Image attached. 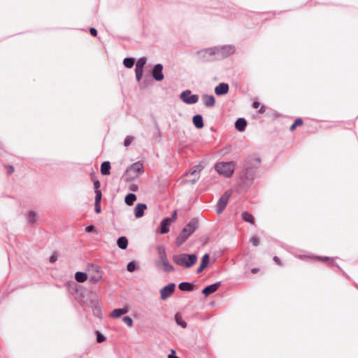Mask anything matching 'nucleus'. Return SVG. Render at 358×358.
Segmentation results:
<instances>
[{
  "label": "nucleus",
  "mask_w": 358,
  "mask_h": 358,
  "mask_svg": "<svg viewBox=\"0 0 358 358\" xmlns=\"http://www.w3.org/2000/svg\"><path fill=\"white\" fill-rule=\"evenodd\" d=\"M171 222V219L165 218L162 221L161 227L159 232L162 234H166L169 231V223Z\"/></svg>",
  "instance_id": "obj_18"
},
{
  "label": "nucleus",
  "mask_w": 358,
  "mask_h": 358,
  "mask_svg": "<svg viewBox=\"0 0 358 358\" xmlns=\"http://www.w3.org/2000/svg\"><path fill=\"white\" fill-rule=\"evenodd\" d=\"M215 169L220 175L229 178L234 173L235 164L233 162H219L215 164Z\"/></svg>",
  "instance_id": "obj_4"
},
{
  "label": "nucleus",
  "mask_w": 358,
  "mask_h": 358,
  "mask_svg": "<svg viewBox=\"0 0 358 358\" xmlns=\"http://www.w3.org/2000/svg\"><path fill=\"white\" fill-rule=\"evenodd\" d=\"M273 260H274V262H275L276 264H279V265H280V264H281V263H280V260L279 259V258H278V257H273Z\"/></svg>",
  "instance_id": "obj_53"
},
{
  "label": "nucleus",
  "mask_w": 358,
  "mask_h": 358,
  "mask_svg": "<svg viewBox=\"0 0 358 358\" xmlns=\"http://www.w3.org/2000/svg\"><path fill=\"white\" fill-rule=\"evenodd\" d=\"M95 229L94 226L93 225H90L88 226L87 227H86L85 229V231L86 232H92L94 229Z\"/></svg>",
  "instance_id": "obj_49"
},
{
  "label": "nucleus",
  "mask_w": 358,
  "mask_h": 358,
  "mask_svg": "<svg viewBox=\"0 0 358 358\" xmlns=\"http://www.w3.org/2000/svg\"><path fill=\"white\" fill-rule=\"evenodd\" d=\"M177 217V210H174L172 214V217L170 218L171 222H173L176 220Z\"/></svg>",
  "instance_id": "obj_48"
},
{
  "label": "nucleus",
  "mask_w": 358,
  "mask_h": 358,
  "mask_svg": "<svg viewBox=\"0 0 358 358\" xmlns=\"http://www.w3.org/2000/svg\"><path fill=\"white\" fill-rule=\"evenodd\" d=\"M229 89L227 83H221L215 87V93L218 96L224 95L228 93Z\"/></svg>",
  "instance_id": "obj_11"
},
{
  "label": "nucleus",
  "mask_w": 358,
  "mask_h": 358,
  "mask_svg": "<svg viewBox=\"0 0 358 358\" xmlns=\"http://www.w3.org/2000/svg\"><path fill=\"white\" fill-rule=\"evenodd\" d=\"M122 320L128 327H132L133 320L130 317L126 316V317H123Z\"/></svg>",
  "instance_id": "obj_35"
},
{
  "label": "nucleus",
  "mask_w": 358,
  "mask_h": 358,
  "mask_svg": "<svg viewBox=\"0 0 358 358\" xmlns=\"http://www.w3.org/2000/svg\"><path fill=\"white\" fill-rule=\"evenodd\" d=\"M197 222L195 219L191 220L182 229L176 240V244L180 246L195 231Z\"/></svg>",
  "instance_id": "obj_2"
},
{
  "label": "nucleus",
  "mask_w": 358,
  "mask_h": 358,
  "mask_svg": "<svg viewBox=\"0 0 358 358\" xmlns=\"http://www.w3.org/2000/svg\"><path fill=\"white\" fill-rule=\"evenodd\" d=\"M75 279L78 282H84L87 279V275L85 273L78 271L75 273Z\"/></svg>",
  "instance_id": "obj_26"
},
{
  "label": "nucleus",
  "mask_w": 358,
  "mask_h": 358,
  "mask_svg": "<svg viewBox=\"0 0 358 358\" xmlns=\"http://www.w3.org/2000/svg\"><path fill=\"white\" fill-rule=\"evenodd\" d=\"M135 73H136V80L137 81H140L143 77V70H137V69H135Z\"/></svg>",
  "instance_id": "obj_37"
},
{
  "label": "nucleus",
  "mask_w": 358,
  "mask_h": 358,
  "mask_svg": "<svg viewBox=\"0 0 358 358\" xmlns=\"http://www.w3.org/2000/svg\"><path fill=\"white\" fill-rule=\"evenodd\" d=\"M129 311L127 308H117L113 310L110 316L114 318L120 317L122 315L127 313Z\"/></svg>",
  "instance_id": "obj_19"
},
{
  "label": "nucleus",
  "mask_w": 358,
  "mask_h": 358,
  "mask_svg": "<svg viewBox=\"0 0 358 358\" xmlns=\"http://www.w3.org/2000/svg\"><path fill=\"white\" fill-rule=\"evenodd\" d=\"M138 189V187L137 185L136 184H131L130 186H129V190L131 191H133V192H136L137 191Z\"/></svg>",
  "instance_id": "obj_45"
},
{
  "label": "nucleus",
  "mask_w": 358,
  "mask_h": 358,
  "mask_svg": "<svg viewBox=\"0 0 358 358\" xmlns=\"http://www.w3.org/2000/svg\"><path fill=\"white\" fill-rule=\"evenodd\" d=\"M163 66L161 64H156L152 69V76L157 81H162L164 79L162 73Z\"/></svg>",
  "instance_id": "obj_10"
},
{
  "label": "nucleus",
  "mask_w": 358,
  "mask_h": 358,
  "mask_svg": "<svg viewBox=\"0 0 358 358\" xmlns=\"http://www.w3.org/2000/svg\"><path fill=\"white\" fill-rule=\"evenodd\" d=\"M110 164L109 162H104L101 166V173L103 176L110 174Z\"/></svg>",
  "instance_id": "obj_24"
},
{
  "label": "nucleus",
  "mask_w": 358,
  "mask_h": 358,
  "mask_svg": "<svg viewBox=\"0 0 358 358\" xmlns=\"http://www.w3.org/2000/svg\"><path fill=\"white\" fill-rule=\"evenodd\" d=\"M158 267L162 268L166 273H170L174 271V267L169 263V261L159 264Z\"/></svg>",
  "instance_id": "obj_23"
},
{
  "label": "nucleus",
  "mask_w": 358,
  "mask_h": 358,
  "mask_svg": "<svg viewBox=\"0 0 358 358\" xmlns=\"http://www.w3.org/2000/svg\"><path fill=\"white\" fill-rule=\"evenodd\" d=\"M209 260H210V256L208 254H205L202 257L201 264L196 271V272L198 273H201L203 271V269L206 268V266H208V264L209 263Z\"/></svg>",
  "instance_id": "obj_15"
},
{
  "label": "nucleus",
  "mask_w": 358,
  "mask_h": 358,
  "mask_svg": "<svg viewBox=\"0 0 358 358\" xmlns=\"http://www.w3.org/2000/svg\"><path fill=\"white\" fill-rule=\"evenodd\" d=\"M202 168L201 165H197L191 169L189 174L195 177V178L191 181L192 183H194L199 178V173Z\"/></svg>",
  "instance_id": "obj_16"
},
{
  "label": "nucleus",
  "mask_w": 358,
  "mask_h": 358,
  "mask_svg": "<svg viewBox=\"0 0 358 358\" xmlns=\"http://www.w3.org/2000/svg\"><path fill=\"white\" fill-rule=\"evenodd\" d=\"M147 59L145 57L139 58L136 63V69L137 70H143L145 64H146Z\"/></svg>",
  "instance_id": "obj_30"
},
{
  "label": "nucleus",
  "mask_w": 358,
  "mask_h": 358,
  "mask_svg": "<svg viewBox=\"0 0 358 358\" xmlns=\"http://www.w3.org/2000/svg\"><path fill=\"white\" fill-rule=\"evenodd\" d=\"M215 48L217 59L226 58L236 52V47L234 45H224Z\"/></svg>",
  "instance_id": "obj_5"
},
{
  "label": "nucleus",
  "mask_w": 358,
  "mask_h": 358,
  "mask_svg": "<svg viewBox=\"0 0 358 358\" xmlns=\"http://www.w3.org/2000/svg\"><path fill=\"white\" fill-rule=\"evenodd\" d=\"M123 64L125 67L131 69L134 64V59L132 57H127L124 59Z\"/></svg>",
  "instance_id": "obj_32"
},
{
  "label": "nucleus",
  "mask_w": 358,
  "mask_h": 358,
  "mask_svg": "<svg viewBox=\"0 0 358 358\" xmlns=\"http://www.w3.org/2000/svg\"><path fill=\"white\" fill-rule=\"evenodd\" d=\"M250 243L254 245V246H257L259 245V238L257 237H252L251 239H250Z\"/></svg>",
  "instance_id": "obj_41"
},
{
  "label": "nucleus",
  "mask_w": 358,
  "mask_h": 358,
  "mask_svg": "<svg viewBox=\"0 0 358 358\" xmlns=\"http://www.w3.org/2000/svg\"><path fill=\"white\" fill-rule=\"evenodd\" d=\"M95 212L96 213H100L101 212V205L100 203H94Z\"/></svg>",
  "instance_id": "obj_44"
},
{
  "label": "nucleus",
  "mask_w": 358,
  "mask_h": 358,
  "mask_svg": "<svg viewBox=\"0 0 358 358\" xmlns=\"http://www.w3.org/2000/svg\"><path fill=\"white\" fill-rule=\"evenodd\" d=\"M245 176L247 179H252L255 174V171L252 168L250 167L249 162L246 163L245 165Z\"/></svg>",
  "instance_id": "obj_22"
},
{
  "label": "nucleus",
  "mask_w": 358,
  "mask_h": 358,
  "mask_svg": "<svg viewBox=\"0 0 358 358\" xmlns=\"http://www.w3.org/2000/svg\"><path fill=\"white\" fill-rule=\"evenodd\" d=\"M101 279V275H97V276H96V277H91V278H90V280L91 282H94H94H98V281H99Z\"/></svg>",
  "instance_id": "obj_46"
},
{
  "label": "nucleus",
  "mask_w": 358,
  "mask_h": 358,
  "mask_svg": "<svg viewBox=\"0 0 358 358\" xmlns=\"http://www.w3.org/2000/svg\"><path fill=\"white\" fill-rule=\"evenodd\" d=\"M259 106H260V103H259V102H258V101H255V102L253 103V104H252V106H253V108H259Z\"/></svg>",
  "instance_id": "obj_52"
},
{
  "label": "nucleus",
  "mask_w": 358,
  "mask_h": 358,
  "mask_svg": "<svg viewBox=\"0 0 358 358\" xmlns=\"http://www.w3.org/2000/svg\"><path fill=\"white\" fill-rule=\"evenodd\" d=\"M136 200V196L133 193H130L125 196L124 201L128 206H131Z\"/></svg>",
  "instance_id": "obj_29"
},
{
  "label": "nucleus",
  "mask_w": 358,
  "mask_h": 358,
  "mask_svg": "<svg viewBox=\"0 0 358 358\" xmlns=\"http://www.w3.org/2000/svg\"><path fill=\"white\" fill-rule=\"evenodd\" d=\"M57 255H52L50 257V262L51 263H54V262H55L57 261Z\"/></svg>",
  "instance_id": "obj_51"
},
{
  "label": "nucleus",
  "mask_w": 358,
  "mask_h": 358,
  "mask_svg": "<svg viewBox=\"0 0 358 358\" xmlns=\"http://www.w3.org/2000/svg\"><path fill=\"white\" fill-rule=\"evenodd\" d=\"M303 124V121L301 119L298 118L295 120V122L291 125L290 130L294 131L295 128L298 126H300Z\"/></svg>",
  "instance_id": "obj_33"
},
{
  "label": "nucleus",
  "mask_w": 358,
  "mask_h": 358,
  "mask_svg": "<svg viewBox=\"0 0 358 358\" xmlns=\"http://www.w3.org/2000/svg\"><path fill=\"white\" fill-rule=\"evenodd\" d=\"M317 258L319 259L320 260H322V261L326 260V261H327L328 264H331L333 263V259H329L327 257H318Z\"/></svg>",
  "instance_id": "obj_43"
},
{
  "label": "nucleus",
  "mask_w": 358,
  "mask_h": 358,
  "mask_svg": "<svg viewBox=\"0 0 358 358\" xmlns=\"http://www.w3.org/2000/svg\"><path fill=\"white\" fill-rule=\"evenodd\" d=\"M220 285V282H215L214 284L208 285L204 289H203L202 293L207 296L216 292L219 288Z\"/></svg>",
  "instance_id": "obj_12"
},
{
  "label": "nucleus",
  "mask_w": 358,
  "mask_h": 358,
  "mask_svg": "<svg viewBox=\"0 0 358 358\" xmlns=\"http://www.w3.org/2000/svg\"><path fill=\"white\" fill-rule=\"evenodd\" d=\"M117 244L120 249L125 250L128 245V240L126 237L122 236L117 239Z\"/></svg>",
  "instance_id": "obj_25"
},
{
  "label": "nucleus",
  "mask_w": 358,
  "mask_h": 358,
  "mask_svg": "<svg viewBox=\"0 0 358 358\" xmlns=\"http://www.w3.org/2000/svg\"><path fill=\"white\" fill-rule=\"evenodd\" d=\"M90 33L91 35L94 36H96V34H97V31L95 28H91L90 29Z\"/></svg>",
  "instance_id": "obj_50"
},
{
  "label": "nucleus",
  "mask_w": 358,
  "mask_h": 358,
  "mask_svg": "<svg viewBox=\"0 0 358 358\" xmlns=\"http://www.w3.org/2000/svg\"><path fill=\"white\" fill-rule=\"evenodd\" d=\"M197 259L195 254L180 253L173 256L175 264L187 268L192 267L196 262Z\"/></svg>",
  "instance_id": "obj_1"
},
{
  "label": "nucleus",
  "mask_w": 358,
  "mask_h": 358,
  "mask_svg": "<svg viewBox=\"0 0 358 358\" xmlns=\"http://www.w3.org/2000/svg\"><path fill=\"white\" fill-rule=\"evenodd\" d=\"M168 358H180L176 355V351L174 350H171V354L169 355Z\"/></svg>",
  "instance_id": "obj_47"
},
{
  "label": "nucleus",
  "mask_w": 358,
  "mask_h": 358,
  "mask_svg": "<svg viewBox=\"0 0 358 358\" xmlns=\"http://www.w3.org/2000/svg\"><path fill=\"white\" fill-rule=\"evenodd\" d=\"M96 334V341L98 343H102L105 341L106 338L101 334L97 332Z\"/></svg>",
  "instance_id": "obj_40"
},
{
  "label": "nucleus",
  "mask_w": 358,
  "mask_h": 358,
  "mask_svg": "<svg viewBox=\"0 0 358 358\" xmlns=\"http://www.w3.org/2000/svg\"><path fill=\"white\" fill-rule=\"evenodd\" d=\"M193 124L197 129H201L203 127V117L201 115H196L192 119Z\"/></svg>",
  "instance_id": "obj_20"
},
{
  "label": "nucleus",
  "mask_w": 358,
  "mask_h": 358,
  "mask_svg": "<svg viewBox=\"0 0 358 358\" xmlns=\"http://www.w3.org/2000/svg\"><path fill=\"white\" fill-rule=\"evenodd\" d=\"M28 219L29 222H33L36 220V215L34 211H29L28 213Z\"/></svg>",
  "instance_id": "obj_36"
},
{
  "label": "nucleus",
  "mask_w": 358,
  "mask_h": 358,
  "mask_svg": "<svg viewBox=\"0 0 358 358\" xmlns=\"http://www.w3.org/2000/svg\"><path fill=\"white\" fill-rule=\"evenodd\" d=\"M231 195V191L228 190L220 197L217 204V213L218 214H220L224 210Z\"/></svg>",
  "instance_id": "obj_8"
},
{
  "label": "nucleus",
  "mask_w": 358,
  "mask_h": 358,
  "mask_svg": "<svg viewBox=\"0 0 358 358\" xmlns=\"http://www.w3.org/2000/svg\"><path fill=\"white\" fill-rule=\"evenodd\" d=\"M198 57L203 61H209L213 58H217L216 48L210 47L201 50L196 52Z\"/></svg>",
  "instance_id": "obj_6"
},
{
  "label": "nucleus",
  "mask_w": 358,
  "mask_h": 358,
  "mask_svg": "<svg viewBox=\"0 0 358 358\" xmlns=\"http://www.w3.org/2000/svg\"><path fill=\"white\" fill-rule=\"evenodd\" d=\"M133 140L134 138L132 136H127L124 141V146L128 147L129 145H130Z\"/></svg>",
  "instance_id": "obj_39"
},
{
  "label": "nucleus",
  "mask_w": 358,
  "mask_h": 358,
  "mask_svg": "<svg viewBox=\"0 0 358 358\" xmlns=\"http://www.w3.org/2000/svg\"><path fill=\"white\" fill-rule=\"evenodd\" d=\"M102 198V194L101 190H97L95 192V202L94 203H100Z\"/></svg>",
  "instance_id": "obj_34"
},
{
  "label": "nucleus",
  "mask_w": 358,
  "mask_h": 358,
  "mask_svg": "<svg viewBox=\"0 0 358 358\" xmlns=\"http://www.w3.org/2000/svg\"><path fill=\"white\" fill-rule=\"evenodd\" d=\"M175 320L178 325L182 328L187 327V323L183 320L182 315L180 313H176L175 315Z\"/></svg>",
  "instance_id": "obj_28"
},
{
  "label": "nucleus",
  "mask_w": 358,
  "mask_h": 358,
  "mask_svg": "<svg viewBox=\"0 0 358 358\" xmlns=\"http://www.w3.org/2000/svg\"><path fill=\"white\" fill-rule=\"evenodd\" d=\"M242 218L247 222H249L251 224L254 223V217H253L252 215H251L250 213H249L246 211L243 212L242 213Z\"/></svg>",
  "instance_id": "obj_31"
},
{
  "label": "nucleus",
  "mask_w": 358,
  "mask_h": 358,
  "mask_svg": "<svg viewBox=\"0 0 358 358\" xmlns=\"http://www.w3.org/2000/svg\"><path fill=\"white\" fill-rule=\"evenodd\" d=\"M175 289L176 285L174 283H170L163 287L159 291L161 299L164 301L169 298L174 292Z\"/></svg>",
  "instance_id": "obj_9"
},
{
  "label": "nucleus",
  "mask_w": 358,
  "mask_h": 358,
  "mask_svg": "<svg viewBox=\"0 0 358 358\" xmlns=\"http://www.w3.org/2000/svg\"><path fill=\"white\" fill-rule=\"evenodd\" d=\"M265 111H266L265 107L263 106L259 110V113L260 114H263L264 113H265Z\"/></svg>",
  "instance_id": "obj_54"
},
{
  "label": "nucleus",
  "mask_w": 358,
  "mask_h": 358,
  "mask_svg": "<svg viewBox=\"0 0 358 358\" xmlns=\"http://www.w3.org/2000/svg\"><path fill=\"white\" fill-rule=\"evenodd\" d=\"M128 271L133 272L136 269V264L134 262H130L127 266Z\"/></svg>",
  "instance_id": "obj_38"
},
{
  "label": "nucleus",
  "mask_w": 358,
  "mask_h": 358,
  "mask_svg": "<svg viewBox=\"0 0 358 358\" xmlns=\"http://www.w3.org/2000/svg\"><path fill=\"white\" fill-rule=\"evenodd\" d=\"M94 192H96V191L97 190H101L100 189V182L99 180H95L94 182Z\"/></svg>",
  "instance_id": "obj_42"
},
{
  "label": "nucleus",
  "mask_w": 358,
  "mask_h": 358,
  "mask_svg": "<svg viewBox=\"0 0 358 358\" xmlns=\"http://www.w3.org/2000/svg\"><path fill=\"white\" fill-rule=\"evenodd\" d=\"M158 252L159 255V262H157V266L168 261L165 249L163 247L159 248Z\"/></svg>",
  "instance_id": "obj_21"
},
{
  "label": "nucleus",
  "mask_w": 358,
  "mask_h": 358,
  "mask_svg": "<svg viewBox=\"0 0 358 358\" xmlns=\"http://www.w3.org/2000/svg\"><path fill=\"white\" fill-rule=\"evenodd\" d=\"M253 161L257 164H259L260 162V159L259 158H255L253 159Z\"/></svg>",
  "instance_id": "obj_55"
},
{
  "label": "nucleus",
  "mask_w": 358,
  "mask_h": 358,
  "mask_svg": "<svg viewBox=\"0 0 358 358\" xmlns=\"http://www.w3.org/2000/svg\"><path fill=\"white\" fill-rule=\"evenodd\" d=\"M180 98L187 104H194L199 101V96L193 94L189 90L182 92L180 94Z\"/></svg>",
  "instance_id": "obj_7"
},
{
  "label": "nucleus",
  "mask_w": 358,
  "mask_h": 358,
  "mask_svg": "<svg viewBox=\"0 0 358 358\" xmlns=\"http://www.w3.org/2000/svg\"><path fill=\"white\" fill-rule=\"evenodd\" d=\"M256 271H257V269H255V268H254V269H252V273H255V272H256Z\"/></svg>",
  "instance_id": "obj_56"
},
{
  "label": "nucleus",
  "mask_w": 358,
  "mask_h": 358,
  "mask_svg": "<svg viewBox=\"0 0 358 358\" xmlns=\"http://www.w3.org/2000/svg\"><path fill=\"white\" fill-rule=\"evenodd\" d=\"M147 208V206L144 203H138L134 210V215L136 218L142 217L144 215V211Z\"/></svg>",
  "instance_id": "obj_13"
},
{
  "label": "nucleus",
  "mask_w": 358,
  "mask_h": 358,
  "mask_svg": "<svg viewBox=\"0 0 358 358\" xmlns=\"http://www.w3.org/2000/svg\"><path fill=\"white\" fill-rule=\"evenodd\" d=\"M178 287L182 291H192L194 289V285L190 282H181Z\"/></svg>",
  "instance_id": "obj_27"
},
{
  "label": "nucleus",
  "mask_w": 358,
  "mask_h": 358,
  "mask_svg": "<svg viewBox=\"0 0 358 358\" xmlns=\"http://www.w3.org/2000/svg\"><path fill=\"white\" fill-rule=\"evenodd\" d=\"M247 126V122L244 118H238L235 122V127L239 131H243Z\"/></svg>",
  "instance_id": "obj_17"
},
{
  "label": "nucleus",
  "mask_w": 358,
  "mask_h": 358,
  "mask_svg": "<svg viewBox=\"0 0 358 358\" xmlns=\"http://www.w3.org/2000/svg\"><path fill=\"white\" fill-rule=\"evenodd\" d=\"M143 172V164L140 162H136L126 169L123 178L125 181H131L138 178Z\"/></svg>",
  "instance_id": "obj_3"
},
{
  "label": "nucleus",
  "mask_w": 358,
  "mask_h": 358,
  "mask_svg": "<svg viewBox=\"0 0 358 358\" xmlns=\"http://www.w3.org/2000/svg\"><path fill=\"white\" fill-rule=\"evenodd\" d=\"M202 101L206 107H213L215 103V99L213 95H203Z\"/></svg>",
  "instance_id": "obj_14"
}]
</instances>
